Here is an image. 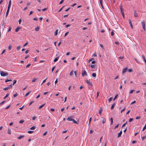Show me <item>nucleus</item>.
Returning a JSON list of instances; mask_svg holds the SVG:
<instances>
[{
	"label": "nucleus",
	"mask_w": 146,
	"mask_h": 146,
	"mask_svg": "<svg viewBox=\"0 0 146 146\" xmlns=\"http://www.w3.org/2000/svg\"><path fill=\"white\" fill-rule=\"evenodd\" d=\"M73 117V116L72 115L70 116H69L68 118L67 119V120L69 121H72L74 123L76 124H78V122H77L76 121H75L74 119H72V118Z\"/></svg>",
	"instance_id": "1"
},
{
	"label": "nucleus",
	"mask_w": 146,
	"mask_h": 146,
	"mask_svg": "<svg viewBox=\"0 0 146 146\" xmlns=\"http://www.w3.org/2000/svg\"><path fill=\"white\" fill-rule=\"evenodd\" d=\"M0 74L2 76H5L8 75V74L7 72H5L3 71H1L0 72Z\"/></svg>",
	"instance_id": "2"
},
{
	"label": "nucleus",
	"mask_w": 146,
	"mask_h": 146,
	"mask_svg": "<svg viewBox=\"0 0 146 146\" xmlns=\"http://www.w3.org/2000/svg\"><path fill=\"white\" fill-rule=\"evenodd\" d=\"M87 74L85 70H83L82 71V76H87Z\"/></svg>",
	"instance_id": "3"
},
{
	"label": "nucleus",
	"mask_w": 146,
	"mask_h": 146,
	"mask_svg": "<svg viewBox=\"0 0 146 146\" xmlns=\"http://www.w3.org/2000/svg\"><path fill=\"white\" fill-rule=\"evenodd\" d=\"M85 81L87 83V84L90 86H92V84L91 82L90 81V80H86Z\"/></svg>",
	"instance_id": "4"
},
{
	"label": "nucleus",
	"mask_w": 146,
	"mask_h": 146,
	"mask_svg": "<svg viewBox=\"0 0 146 146\" xmlns=\"http://www.w3.org/2000/svg\"><path fill=\"white\" fill-rule=\"evenodd\" d=\"M141 24L142 25L143 28V29H144V31H145V22L144 21H143L141 22Z\"/></svg>",
	"instance_id": "5"
},
{
	"label": "nucleus",
	"mask_w": 146,
	"mask_h": 146,
	"mask_svg": "<svg viewBox=\"0 0 146 146\" xmlns=\"http://www.w3.org/2000/svg\"><path fill=\"white\" fill-rule=\"evenodd\" d=\"M120 10L121 12V13H124V11H123V9L122 8V5H120Z\"/></svg>",
	"instance_id": "6"
},
{
	"label": "nucleus",
	"mask_w": 146,
	"mask_h": 146,
	"mask_svg": "<svg viewBox=\"0 0 146 146\" xmlns=\"http://www.w3.org/2000/svg\"><path fill=\"white\" fill-rule=\"evenodd\" d=\"M127 70V68H123V71H122V74H124V73H125L126 72Z\"/></svg>",
	"instance_id": "7"
},
{
	"label": "nucleus",
	"mask_w": 146,
	"mask_h": 146,
	"mask_svg": "<svg viewBox=\"0 0 146 146\" xmlns=\"http://www.w3.org/2000/svg\"><path fill=\"white\" fill-rule=\"evenodd\" d=\"M13 84H11L10 85V86L11 87V88L12 87V85H14L16 83L17 80H15L13 81Z\"/></svg>",
	"instance_id": "8"
},
{
	"label": "nucleus",
	"mask_w": 146,
	"mask_h": 146,
	"mask_svg": "<svg viewBox=\"0 0 146 146\" xmlns=\"http://www.w3.org/2000/svg\"><path fill=\"white\" fill-rule=\"evenodd\" d=\"M21 28V27H18L15 30V31L16 32H17Z\"/></svg>",
	"instance_id": "9"
},
{
	"label": "nucleus",
	"mask_w": 146,
	"mask_h": 146,
	"mask_svg": "<svg viewBox=\"0 0 146 146\" xmlns=\"http://www.w3.org/2000/svg\"><path fill=\"white\" fill-rule=\"evenodd\" d=\"M10 8H8L7 11L6 12V17H7L8 16V13L9 12V10Z\"/></svg>",
	"instance_id": "10"
},
{
	"label": "nucleus",
	"mask_w": 146,
	"mask_h": 146,
	"mask_svg": "<svg viewBox=\"0 0 146 146\" xmlns=\"http://www.w3.org/2000/svg\"><path fill=\"white\" fill-rule=\"evenodd\" d=\"M122 134V131H121L119 133H118V136H117V138H119L121 136V135Z\"/></svg>",
	"instance_id": "11"
},
{
	"label": "nucleus",
	"mask_w": 146,
	"mask_h": 146,
	"mask_svg": "<svg viewBox=\"0 0 146 146\" xmlns=\"http://www.w3.org/2000/svg\"><path fill=\"white\" fill-rule=\"evenodd\" d=\"M129 23L130 25V26L132 29H133V26L131 23V21L130 20H129Z\"/></svg>",
	"instance_id": "12"
},
{
	"label": "nucleus",
	"mask_w": 146,
	"mask_h": 146,
	"mask_svg": "<svg viewBox=\"0 0 146 146\" xmlns=\"http://www.w3.org/2000/svg\"><path fill=\"white\" fill-rule=\"evenodd\" d=\"M24 137H25V136L24 135H21L20 136H19V137H18L17 138L19 139H21L22 138Z\"/></svg>",
	"instance_id": "13"
},
{
	"label": "nucleus",
	"mask_w": 146,
	"mask_h": 146,
	"mask_svg": "<svg viewBox=\"0 0 146 146\" xmlns=\"http://www.w3.org/2000/svg\"><path fill=\"white\" fill-rule=\"evenodd\" d=\"M11 5V1L10 0L9 1V5L8 6V8H10Z\"/></svg>",
	"instance_id": "14"
},
{
	"label": "nucleus",
	"mask_w": 146,
	"mask_h": 146,
	"mask_svg": "<svg viewBox=\"0 0 146 146\" xmlns=\"http://www.w3.org/2000/svg\"><path fill=\"white\" fill-rule=\"evenodd\" d=\"M134 16L135 17H138V15L136 12V11L135 10L134 11Z\"/></svg>",
	"instance_id": "15"
},
{
	"label": "nucleus",
	"mask_w": 146,
	"mask_h": 146,
	"mask_svg": "<svg viewBox=\"0 0 146 146\" xmlns=\"http://www.w3.org/2000/svg\"><path fill=\"white\" fill-rule=\"evenodd\" d=\"M11 129L9 128H8V133L9 134H11Z\"/></svg>",
	"instance_id": "16"
},
{
	"label": "nucleus",
	"mask_w": 146,
	"mask_h": 146,
	"mask_svg": "<svg viewBox=\"0 0 146 146\" xmlns=\"http://www.w3.org/2000/svg\"><path fill=\"white\" fill-rule=\"evenodd\" d=\"M10 88V87L9 86H8L7 87L4 88L3 90H4L6 91V90H8Z\"/></svg>",
	"instance_id": "17"
},
{
	"label": "nucleus",
	"mask_w": 146,
	"mask_h": 146,
	"mask_svg": "<svg viewBox=\"0 0 146 146\" xmlns=\"http://www.w3.org/2000/svg\"><path fill=\"white\" fill-rule=\"evenodd\" d=\"M58 58H59V56H58V57H56V58L54 59V62H56L57 61V60H58Z\"/></svg>",
	"instance_id": "18"
},
{
	"label": "nucleus",
	"mask_w": 146,
	"mask_h": 146,
	"mask_svg": "<svg viewBox=\"0 0 146 146\" xmlns=\"http://www.w3.org/2000/svg\"><path fill=\"white\" fill-rule=\"evenodd\" d=\"M9 95V93H7L6 95L4 97V99H5Z\"/></svg>",
	"instance_id": "19"
},
{
	"label": "nucleus",
	"mask_w": 146,
	"mask_h": 146,
	"mask_svg": "<svg viewBox=\"0 0 146 146\" xmlns=\"http://www.w3.org/2000/svg\"><path fill=\"white\" fill-rule=\"evenodd\" d=\"M102 108H101L99 111V113L101 115L102 112Z\"/></svg>",
	"instance_id": "20"
},
{
	"label": "nucleus",
	"mask_w": 146,
	"mask_h": 146,
	"mask_svg": "<svg viewBox=\"0 0 146 146\" xmlns=\"http://www.w3.org/2000/svg\"><path fill=\"white\" fill-rule=\"evenodd\" d=\"M115 103H114L112 105V106H111V110L113 109L114 108V106H115Z\"/></svg>",
	"instance_id": "21"
},
{
	"label": "nucleus",
	"mask_w": 146,
	"mask_h": 146,
	"mask_svg": "<svg viewBox=\"0 0 146 146\" xmlns=\"http://www.w3.org/2000/svg\"><path fill=\"white\" fill-rule=\"evenodd\" d=\"M35 30L36 31H39V27H37L35 29Z\"/></svg>",
	"instance_id": "22"
},
{
	"label": "nucleus",
	"mask_w": 146,
	"mask_h": 146,
	"mask_svg": "<svg viewBox=\"0 0 146 146\" xmlns=\"http://www.w3.org/2000/svg\"><path fill=\"white\" fill-rule=\"evenodd\" d=\"M31 92V91H30L29 92L27 93L25 96V97H26L28 96Z\"/></svg>",
	"instance_id": "23"
},
{
	"label": "nucleus",
	"mask_w": 146,
	"mask_h": 146,
	"mask_svg": "<svg viewBox=\"0 0 146 146\" xmlns=\"http://www.w3.org/2000/svg\"><path fill=\"white\" fill-rule=\"evenodd\" d=\"M37 78H34L33 80H32V82H35V81L36 80H37Z\"/></svg>",
	"instance_id": "24"
},
{
	"label": "nucleus",
	"mask_w": 146,
	"mask_h": 146,
	"mask_svg": "<svg viewBox=\"0 0 146 146\" xmlns=\"http://www.w3.org/2000/svg\"><path fill=\"white\" fill-rule=\"evenodd\" d=\"M73 74V70L71 71L70 73V76H72Z\"/></svg>",
	"instance_id": "25"
},
{
	"label": "nucleus",
	"mask_w": 146,
	"mask_h": 146,
	"mask_svg": "<svg viewBox=\"0 0 146 146\" xmlns=\"http://www.w3.org/2000/svg\"><path fill=\"white\" fill-rule=\"evenodd\" d=\"M36 128V127L35 126H33L30 128L31 130H34Z\"/></svg>",
	"instance_id": "26"
},
{
	"label": "nucleus",
	"mask_w": 146,
	"mask_h": 146,
	"mask_svg": "<svg viewBox=\"0 0 146 146\" xmlns=\"http://www.w3.org/2000/svg\"><path fill=\"white\" fill-rule=\"evenodd\" d=\"M12 48V45L11 44L10 45L8 46V50H10Z\"/></svg>",
	"instance_id": "27"
},
{
	"label": "nucleus",
	"mask_w": 146,
	"mask_h": 146,
	"mask_svg": "<svg viewBox=\"0 0 146 146\" xmlns=\"http://www.w3.org/2000/svg\"><path fill=\"white\" fill-rule=\"evenodd\" d=\"M142 56L143 59V60H144V62H145V61H146V59H145V57L144 56V55H142Z\"/></svg>",
	"instance_id": "28"
},
{
	"label": "nucleus",
	"mask_w": 146,
	"mask_h": 146,
	"mask_svg": "<svg viewBox=\"0 0 146 146\" xmlns=\"http://www.w3.org/2000/svg\"><path fill=\"white\" fill-rule=\"evenodd\" d=\"M103 120H102V123L103 124H104L106 121V119H105L104 118H103Z\"/></svg>",
	"instance_id": "29"
},
{
	"label": "nucleus",
	"mask_w": 146,
	"mask_h": 146,
	"mask_svg": "<svg viewBox=\"0 0 146 146\" xmlns=\"http://www.w3.org/2000/svg\"><path fill=\"white\" fill-rule=\"evenodd\" d=\"M4 24H5V21L4 20H3V23L2 24V27H3L4 26V27H5V24L4 25Z\"/></svg>",
	"instance_id": "30"
},
{
	"label": "nucleus",
	"mask_w": 146,
	"mask_h": 146,
	"mask_svg": "<svg viewBox=\"0 0 146 146\" xmlns=\"http://www.w3.org/2000/svg\"><path fill=\"white\" fill-rule=\"evenodd\" d=\"M118 94H117L115 97L113 99V100L114 101L117 97L118 96Z\"/></svg>",
	"instance_id": "31"
},
{
	"label": "nucleus",
	"mask_w": 146,
	"mask_h": 146,
	"mask_svg": "<svg viewBox=\"0 0 146 146\" xmlns=\"http://www.w3.org/2000/svg\"><path fill=\"white\" fill-rule=\"evenodd\" d=\"M92 76L94 77H95L96 76V73H93L92 74Z\"/></svg>",
	"instance_id": "32"
},
{
	"label": "nucleus",
	"mask_w": 146,
	"mask_h": 146,
	"mask_svg": "<svg viewBox=\"0 0 146 146\" xmlns=\"http://www.w3.org/2000/svg\"><path fill=\"white\" fill-rule=\"evenodd\" d=\"M44 104H42V105H41V106H40L39 107L38 109H40L42 107H43V106H44Z\"/></svg>",
	"instance_id": "33"
},
{
	"label": "nucleus",
	"mask_w": 146,
	"mask_h": 146,
	"mask_svg": "<svg viewBox=\"0 0 146 146\" xmlns=\"http://www.w3.org/2000/svg\"><path fill=\"white\" fill-rule=\"evenodd\" d=\"M58 30H57L54 33V35L56 36L58 34Z\"/></svg>",
	"instance_id": "34"
},
{
	"label": "nucleus",
	"mask_w": 146,
	"mask_h": 146,
	"mask_svg": "<svg viewBox=\"0 0 146 146\" xmlns=\"http://www.w3.org/2000/svg\"><path fill=\"white\" fill-rule=\"evenodd\" d=\"M90 66L92 68H95V65H94V64H92V65H91Z\"/></svg>",
	"instance_id": "35"
},
{
	"label": "nucleus",
	"mask_w": 146,
	"mask_h": 146,
	"mask_svg": "<svg viewBox=\"0 0 146 146\" xmlns=\"http://www.w3.org/2000/svg\"><path fill=\"white\" fill-rule=\"evenodd\" d=\"M146 129V124H145V126L143 127L142 131H144Z\"/></svg>",
	"instance_id": "36"
},
{
	"label": "nucleus",
	"mask_w": 146,
	"mask_h": 146,
	"mask_svg": "<svg viewBox=\"0 0 146 146\" xmlns=\"http://www.w3.org/2000/svg\"><path fill=\"white\" fill-rule=\"evenodd\" d=\"M20 48H21V46H19L17 47L16 49H17V50H18L20 49Z\"/></svg>",
	"instance_id": "37"
},
{
	"label": "nucleus",
	"mask_w": 146,
	"mask_h": 146,
	"mask_svg": "<svg viewBox=\"0 0 146 146\" xmlns=\"http://www.w3.org/2000/svg\"><path fill=\"white\" fill-rule=\"evenodd\" d=\"M18 94H17V93H16L15 94H14L13 95V96L15 98L16 97H17V96H18Z\"/></svg>",
	"instance_id": "38"
},
{
	"label": "nucleus",
	"mask_w": 146,
	"mask_h": 146,
	"mask_svg": "<svg viewBox=\"0 0 146 146\" xmlns=\"http://www.w3.org/2000/svg\"><path fill=\"white\" fill-rule=\"evenodd\" d=\"M34 132V131H28L27 132L29 133H33Z\"/></svg>",
	"instance_id": "39"
},
{
	"label": "nucleus",
	"mask_w": 146,
	"mask_h": 146,
	"mask_svg": "<svg viewBox=\"0 0 146 146\" xmlns=\"http://www.w3.org/2000/svg\"><path fill=\"white\" fill-rule=\"evenodd\" d=\"M110 120L111 121V124L112 125L113 123V119L112 118H111L110 119Z\"/></svg>",
	"instance_id": "40"
},
{
	"label": "nucleus",
	"mask_w": 146,
	"mask_h": 146,
	"mask_svg": "<svg viewBox=\"0 0 146 146\" xmlns=\"http://www.w3.org/2000/svg\"><path fill=\"white\" fill-rule=\"evenodd\" d=\"M134 60H135V61L137 63H139V61L137 59L135 58Z\"/></svg>",
	"instance_id": "41"
},
{
	"label": "nucleus",
	"mask_w": 146,
	"mask_h": 146,
	"mask_svg": "<svg viewBox=\"0 0 146 146\" xmlns=\"http://www.w3.org/2000/svg\"><path fill=\"white\" fill-rule=\"evenodd\" d=\"M133 118H130L129 119V122H131L133 121Z\"/></svg>",
	"instance_id": "42"
},
{
	"label": "nucleus",
	"mask_w": 146,
	"mask_h": 146,
	"mask_svg": "<svg viewBox=\"0 0 146 146\" xmlns=\"http://www.w3.org/2000/svg\"><path fill=\"white\" fill-rule=\"evenodd\" d=\"M94 59V58H92L90 59L89 60H88V62H90L91 61H92V60H93Z\"/></svg>",
	"instance_id": "43"
},
{
	"label": "nucleus",
	"mask_w": 146,
	"mask_h": 146,
	"mask_svg": "<svg viewBox=\"0 0 146 146\" xmlns=\"http://www.w3.org/2000/svg\"><path fill=\"white\" fill-rule=\"evenodd\" d=\"M24 122V120H20L19 121V123H22Z\"/></svg>",
	"instance_id": "44"
},
{
	"label": "nucleus",
	"mask_w": 146,
	"mask_h": 146,
	"mask_svg": "<svg viewBox=\"0 0 146 146\" xmlns=\"http://www.w3.org/2000/svg\"><path fill=\"white\" fill-rule=\"evenodd\" d=\"M127 123V122H126L124 124H123L122 126V127H124L125 126V125Z\"/></svg>",
	"instance_id": "45"
},
{
	"label": "nucleus",
	"mask_w": 146,
	"mask_h": 146,
	"mask_svg": "<svg viewBox=\"0 0 146 146\" xmlns=\"http://www.w3.org/2000/svg\"><path fill=\"white\" fill-rule=\"evenodd\" d=\"M128 71L129 72H133V70L131 69H128Z\"/></svg>",
	"instance_id": "46"
},
{
	"label": "nucleus",
	"mask_w": 146,
	"mask_h": 146,
	"mask_svg": "<svg viewBox=\"0 0 146 146\" xmlns=\"http://www.w3.org/2000/svg\"><path fill=\"white\" fill-rule=\"evenodd\" d=\"M64 1V0H62L59 3L60 5L62 4Z\"/></svg>",
	"instance_id": "47"
},
{
	"label": "nucleus",
	"mask_w": 146,
	"mask_h": 146,
	"mask_svg": "<svg viewBox=\"0 0 146 146\" xmlns=\"http://www.w3.org/2000/svg\"><path fill=\"white\" fill-rule=\"evenodd\" d=\"M10 105H9V106H7V107H6L5 108V109H6V110L8 109L9 108H10Z\"/></svg>",
	"instance_id": "48"
},
{
	"label": "nucleus",
	"mask_w": 146,
	"mask_h": 146,
	"mask_svg": "<svg viewBox=\"0 0 146 146\" xmlns=\"http://www.w3.org/2000/svg\"><path fill=\"white\" fill-rule=\"evenodd\" d=\"M34 101H32L29 104V106H31L32 103H34Z\"/></svg>",
	"instance_id": "49"
},
{
	"label": "nucleus",
	"mask_w": 146,
	"mask_h": 146,
	"mask_svg": "<svg viewBox=\"0 0 146 146\" xmlns=\"http://www.w3.org/2000/svg\"><path fill=\"white\" fill-rule=\"evenodd\" d=\"M47 133V131H46L45 133H43V135L44 136H45L46 135Z\"/></svg>",
	"instance_id": "50"
},
{
	"label": "nucleus",
	"mask_w": 146,
	"mask_h": 146,
	"mask_svg": "<svg viewBox=\"0 0 146 146\" xmlns=\"http://www.w3.org/2000/svg\"><path fill=\"white\" fill-rule=\"evenodd\" d=\"M5 102V101H3L2 102L0 103V105H1L3 104Z\"/></svg>",
	"instance_id": "51"
},
{
	"label": "nucleus",
	"mask_w": 146,
	"mask_h": 146,
	"mask_svg": "<svg viewBox=\"0 0 146 146\" xmlns=\"http://www.w3.org/2000/svg\"><path fill=\"white\" fill-rule=\"evenodd\" d=\"M135 103H136V101H135V100L134 101H133L131 103V105L133 104H134Z\"/></svg>",
	"instance_id": "52"
},
{
	"label": "nucleus",
	"mask_w": 146,
	"mask_h": 146,
	"mask_svg": "<svg viewBox=\"0 0 146 146\" xmlns=\"http://www.w3.org/2000/svg\"><path fill=\"white\" fill-rule=\"evenodd\" d=\"M47 78H46L45 80H44L43 81V82L42 83V84L43 83H44L46 82V79H47Z\"/></svg>",
	"instance_id": "53"
},
{
	"label": "nucleus",
	"mask_w": 146,
	"mask_h": 146,
	"mask_svg": "<svg viewBox=\"0 0 146 146\" xmlns=\"http://www.w3.org/2000/svg\"><path fill=\"white\" fill-rule=\"evenodd\" d=\"M134 90H131L130 91V92H129V93H130V94H132L133 92L134 91Z\"/></svg>",
	"instance_id": "54"
},
{
	"label": "nucleus",
	"mask_w": 146,
	"mask_h": 146,
	"mask_svg": "<svg viewBox=\"0 0 146 146\" xmlns=\"http://www.w3.org/2000/svg\"><path fill=\"white\" fill-rule=\"evenodd\" d=\"M114 32H113V31H112L111 33V36H113L114 35Z\"/></svg>",
	"instance_id": "55"
},
{
	"label": "nucleus",
	"mask_w": 146,
	"mask_h": 146,
	"mask_svg": "<svg viewBox=\"0 0 146 146\" xmlns=\"http://www.w3.org/2000/svg\"><path fill=\"white\" fill-rule=\"evenodd\" d=\"M47 8H45L44 9H42V10L43 11H46L47 10Z\"/></svg>",
	"instance_id": "56"
},
{
	"label": "nucleus",
	"mask_w": 146,
	"mask_h": 146,
	"mask_svg": "<svg viewBox=\"0 0 146 146\" xmlns=\"http://www.w3.org/2000/svg\"><path fill=\"white\" fill-rule=\"evenodd\" d=\"M97 56V55L95 53H94L92 55V57H93V56Z\"/></svg>",
	"instance_id": "57"
},
{
	"label": "nucleus",
	"mask_w": 146,
	"mask_h": 146,
	"mask_svg": "<svg viewBox=\"0 0 146 146\" xmlns=\"http://www.w3.org/2000/svg\"><path fill=\"white\" fill-rule=\"evenodd\" d=\"M119 124H117L115 126V129H116L117 127H118L119 126Z\"/></svg>",
	"instance_id": "58"
},
{
	"label": "nucleus",
	"mask_w": 146,
	"mask_h": 146,
	"mask_svg": "<svg viewBox=\"0 0 146 146\" xmlns=\"http://www.w3.org/2000/svg\"><path fill=\"white\" fill-rule=\"evenodd\" d=\"M100 1V5H102V0H99Z\"/></svg>",
	"instance_id": "59"
},
{
	"label": "nucleus",
	"mask_w": 146,
	"mask_h": 146,
	"mask_svg": "<svg viewBox=\"0 0 146 146\" xmlns=\"http://www.w3.org/2000/svg\"><path fill=\"white\" fill-rule=\"evenodd\" d=\"M36 118V116H34L32 118V119L33 120H35Z\"/></svg>",
	"instance_id": "60"
},
{
	"label": "nucleus",
	"mask_w": 146,
	"mask_h": 146,
	"mask_svg": "<svg viewBox=\"0 0 146 146\" xmlns=\"http://www.w3.org/2000/svg\"><path fill=\"white\" fill-rule=\"evenodd\" d=\"M31 2H29L28 3H27V5L28 6L30 5H31Z\"/></svg>",
	"instance_id": "61"
},
{
	"label": "nucleus",
	"mask_w": 146,
	"mask_h": 146,
	"mask_svg": "<svg viewBox=\"0 0 146 146\" xmlns=\"http://www.w3.org/2000/svg\"><path fill=\"white\" fill-rule=\"evenodd\" d=\"M55 68V66H54L52 68V72L53 71V70Z\"/></svg>",
	"instance_id": "62"
},
{
	"label": "nucleus",
	"mask_w": 146,
	"mask_h": 146,
	"mask_svg": "<svg viewBox=\"0 0 146 146\" xmlns=\"http://www.w3.org/2000/svg\"><path fill=\"white\" fill-rule=\"evenodd\" d=\"M5 52H6V50L5 49L4 50H3L2 53L1 54V55H2L3 53H4Z\"/></svg>",
	"instance_id": "63"
},
{
	"label": "nucleus",
	"mask_w": 146,
	"mask_h": 146,
	"mask_svg": "<svg viewBox=\"0 0 146 146\" xmlns=\"http://www.w3.org/2000/svg\"><path fill=\"white\" fill-rule=\"evenodd\" d=\"M141 117L140 116H138V117H136V119H140V118H141Z\"/></svg>",
	"instance_id": "64"
}]
</instances>
